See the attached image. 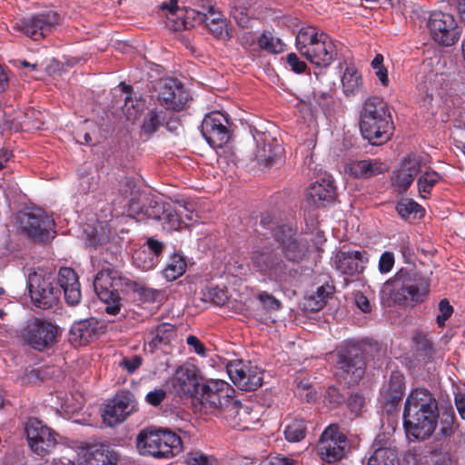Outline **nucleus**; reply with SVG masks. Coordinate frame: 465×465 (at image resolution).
Listing matches in <instances>:
<instances>
[{"label": "nucleus", "instance_id": "obj_1", "mask_svg": "<svg viewBox=\"0 0 465 465\" xmlns=\"http://www.w3.org/2000/svg\"><path fill=\"white\" fill-rule=\"evenodd\" d=\"M360 129L362 136L373 145L382 144L391 139L394 125L383 99L371 96L364 102L361 112Z\"/></svg>", "mask_w": 465, "mask_h": 465}, {"label": "nucleus", "instance_id": "obj_2", "mask_svg": "<svg viewBox=\"0 0 465 465\" xmlns=\"http://www.w3.org/2000/svg\"><path fill=\"white\" fill-rule=\"evenodd\" d=\"M295 45L304 58L318 67H328L337 56L333 41L314 26L302 27L296 35Z\"/></svg>", "mask_w": 465, "mask_h": 465}, {"label": "nucleus", "instance_id": "obj_3", "mask_svg": "<svg viewBox=\"0 0 465 465\" xmlns=\"http://www.w3.org/2000/svg\"><path fill=\"white\" fill-rule=\"evenodd\" d=\"M375 350L377 343L367 341L347 342L338 352V378L347 385L358 383L365 373L367 356Z\"/></svg>", "mask_w": 465, "mask_h": 465}, {"label": "nucleus", "instance_id": "obj_4", "mask_svg": "<svg viewBox=\"0 0 465 465\" xmlns=\"http://www.w3.org/2000/svg\"><path fill=\"white\" fill-rule=\"evenodd\" d=\"M130 279L123 277L114 265L104 262L102 269L97 272L94 280V288L106 306L104 312L111 315H116L121 309L120 292H126L127 283Z\"/></svg>", "mask_w": 465, "mask_h": 465}, {"label": "nucleus", "instance_id": "obj_5", "mask_svg": "<svg viewBox=\"0 0 465 465\" xmlns=\"http://www.w3.org/2000/svg\"><path fill=\"white\" fill-rule=\"evenodd\" d=\"M136 446L142 455L154 458L173 457L183 449L182 440L175 432L155 428L143 430L137 436Z\"/></svg>", "mask_w": 465, "mask_h": 465}, {"label": "nucleus", "instance_id": "obj_6", "mask_svg": "<svg viewBox=\"0 0 465 465\" xmlns=\"http://www.w3.org/2000/svg\"><path fill=\"white\" fill-rule=\"evenodd\" d=\"M251 261L258 272L281 284L288 283L299 275V271L293 264L284 262L281 253L270 247L254 251Z\"/></svg>", "mask_w": 465, "mask_h": 465}, {"label": "nucleus", "instance_id": "obj_7", "mask_svg": "<svg viewBox=\"0 0 465 465\" xmlns=\"http://www.w3.org/2000/svg\"><path fill=\"white\" fill-rule=\"evenodd\" d=\"M398 303L420 302L429 292V282L415 270L401 269L391 280Z\"/></svg>", "mask_w": 465, "mask_h": 465}, {"label": "nucleus", "instance_id": "obj_8", "mask_svg": "<svg viewBox=\"0 0 465 465\" xmlns=\"http://www.w3.org/2000/svg\"><path fill=\"white\" fill-rule=\"evenodd\" d=\"M316 449L324 462L334 463L347 456L350 442L337 424H331L322 433Z\"/></svg>", "mask_w": 465, "mask_h": 465}, {"label": "nucleus", "instance_id": "obj_9", "mask_svg": "<svg viewBox=\"0 0 465 465\" xmlns=\"http://www.w3.org/2000/svg\"><path fill=\"white\" fill-rule=\"evenodd\" d=\"M59 328L53 322L35 318L29 321L23 331L25 341L33 349L44 351L57 342Z\"/></svg>", "mask_w": 465, "mask_h": 465}, {"label": "nucleus", "instance_id": "obj_10", "mask_svg": "<svg viewBox=\"0 0 465 465\" xmlns=\"http://www.w3.org/2000/svg\"><path fill=\"white\" fill-rule=\"evenodd\" d=\"M235 393L234 389L223 380H208L201 385L197 399L202 410L215 415Z\"/></svg>", "mask_w": 465, "mask_h": 465}, {"label": "nucleus", "instance_id": "obj_11", "mask_svg": "<svg viewBox=\"0 0 465 465\" xmlns=\"http://www.w3.org/2000/svg\"><path fill=\"white\" fill-rule=\"evenodd\" d=\"M17 222L24 233L38 242H48L55 233L54 220L41 209L20 213Z\"/></svg>", "mask_w": 465, "mask_h": 465}, {"label": "nucleus", "instance_id": "obj_12", "mask_svg": "<svg viewBox=\"0 0 465 465\" xmlns=\"http://www.w3.org/2000/svg\"><path fill=\"white\" fill-rule=\"evenodd\" d=\"M27 286L31 301L36 307L48 309L57 303L61 291L54 285L51 275L30 273Z\"/></svg>", "mask_w": 465, "mask_h": 465}, {"label": "nucleus", "instance_id": "obj_13", "mask_svg": "<svg viewBox=\"0 0 465 465\" xmlns=\"http://www.w3.org/2000/svg\"><path fill=\"white\" fill-rule=\"evenodd\" d=\"M428 27L432 39L444 46L453 45L460 35L454 16L441 11H434L430 14Z\"/></svg>", "mask_w": 465, "mask_h": 465}, {"label": "nucleus", "instance_id": "obj_14", "mask_svg": "<svg viewBox=\"0 0 465 465\" xmlns=\"http://www.w3.org/2000/svg\"><path fill=\"white\" fill-rule=\"evenodd\" d=\"M253 138L256 142L254 160L260 168H271L282 159L284 153L282 144L271 134L256 132Z\"/></svg>", "mask_w": 465, "mask_h": 465}, {"label": "nucleus", "instance_id": "obj_15", "mask_svg": "<svg viewBox=\"0 0 465 465\" xmlns=\"http://www.w3.org/2000/svg\"><path fill=\"white\" fill-rule=\"evenodd\" d=\"M60 24V16L56 12H47L19 20L14 29L23 32L35 41L45 38Z\"/></svg>", "mask_w": 465, "mask_h": 465}, {"label": "nucleus", "instance_id": "obj_16", "mask_svg": "<svg viewBox=\"0 0 465 465\" xmlns=\"http://www.w3.org/2000/svg\"><path fill=\"white\" fill-rule=\"evenodd\" d=\"M227 117L219 111L205 115L201 132L207 143L213 148H221L230 140L231 131Z\"/></svg>", "mask_w": 465, "mask_h": 465}, {"label": "nucleus", "instance_id": "obj_17", "mask_svg": "<svg viewBox=\"0 0 465 465\" xmlns=\"http://www.w3.org/2000/svg\"><path fill=\"white\" fill-rule=\"evenodd\" d=\"M158 101L167 110L181 111L185 108L189 93L177 79L168 78L157 84Z\"/></svg>", "mask_w": 465, "mask_h": 465}, {"label": "nucleus", "instance_id": "obj_18", "mask_svg": "<svg viewBox=\"0 0 465 465\" xmlns=\"http://www.w3.org/2000/svg\"><path fill=\"white\" fill-rule=\"evenodd\" d=\"M27 441L32 450L44 456L56 445V440L51 429L37 419H30L25 427Z\"/></svg>", "mask_w": 465, "mask_h": 465}, {"label": "nucleus", "instance_id": "obj_19", "mask_svg": "<svg viewBox=\"0 0 465 465\" xmlns=\"http://www.w3.org/2000/svg\"><path fill=\"white\" fill-rule=\"evenodd\" d=\"M227 372L234 385L242 391H255L262 384V371L257 367L246 366L242 361L227 364Z\"/></svg>", "mask_w": 465, "mask_h": 465}, {"label": "nucleus", "instance_id": "obj_20", "mask_svg": "<svg viewBox=\"0 0 465 465\" xmlns=\"http://www.w3.org/2000/svg\"><path fill=\"white\" fill-rule=\"evenodd\" d=\"M369 262L366 251L361 250H340L333 260L334 267L341 273L348 276L361 274Z\"/></svg>", "mask_w": 465, "mask_h": 465}, {"label": "nucleus", "instance_id": "obj_21", "mask_svg": "<svg viewBox=\"0 0 465 465\" xmlns=\"http://www.w3.org/2000/svg\"><path fill=\"white\" fill-rule=\"evenodd\" d=\"M336 196L333 178L331 175L324 174L308 188L306 202L312 207L321 208L333 203Z\"/></svg>", "mask_w": 465, "mask_h": 465}, {"label": "nucleus", "instance_id": "obj_22", "mask_svg": "<svg viewBox=\"0 0 465 465\" xmlns=\"http://www.w3.org/2000/svg\"><path fill=\"white\" fill-rule=\"evenodd\" d=\"M250 415L249 407L242 405L233 395L227 402L223 403L221 411L219 410L214 416L224 419L233 428L245 430L249 428L250 424L253 423Z\"/></svg>", "mask_w": 465, "mask_h": 465}, {"label": "nucleus", "instance_id": "obj_23", "mask_svg": "<svg viewBox=\"0 0 465 465\" xmlns=\"http://www.w3.org/2000/svg\"><path fill=\"white\" fill-rule=\"evenodd\" d=\"M402 416L406 432L418 440H426L434 432L439 414L419 411L416 418L408 413H403Z\"/></svg>", "mask_w": 465, "mask_h": 465}, {"label": "nucleus", "instance_id": "obj_24", "mask_svg": "<svg viewBox=\"0 0 465 465\" xmlns=\"http://www.w3.org/2000/svg\"><path fill=\"white\" fill-rule=\"evenodd\" d=\"M419 411L426 414H439L438 402L434 396L426 389L413 390L407 397L403 413H408L411 417H415Z\"/></svg>", "mask_w": 465, "mask_h": 465}, {"label": "nucleus", "instance_id": "obj_25", "mask_svg": "<svg viewBox=\"0 0 465 465\" xmlns=\"http://www.w3.org/2000/svg\"><path fill=\"white\" fill-rule=\"evenodd\" d=\"M172 385L180 396L194 397L200 391V377L193 366H181L175 371Z\"/></svg>", "mask_w": 465, "mask_h": 465}, {"label": "nucleus", "instance_id": "obj_26", "mask_svg": "<svg viewBox=\"0 0 465 465\" xmlns=\"http://www.w3.org/2000/svg\"><path fill=\"white\" fill-rule=\"evenodd\" d=\"M292 229L289 226L278 227L274 232L275 240L282 248L287 260L294 265L305 255V247L294 237Z\"/></svg>", "mask_w": 465, "mask_h": 465}, {"label": "nucleus", "instance_id": "obj_27", "mask_svg": "<svg viewBox=\"0 0 465 465\" xmlns=\"http://www.w3.org/2000/svg\"><path fill=\"white\" fill-rule=\"evenodd\" d=\"M168 210H170V203L154 199H146L143 203L136 199H132L129 202L130 214L137 219L147 218L163 221V215Z\"/></svg>", "mask_w": 465, "mask_h": 465}, {"label": "nucleus", "instance_id": "obj_28", "mask_svg": "<svg viewBox=\"0 0 465 465\" xmlns=\"http://www.w3.org/2000/svg\"><path fill=\"white\" fill-rule=\"evenodd\" d=\"M58 284L64 291V300L70 306L77 305L82 293L77 273L69 267H62L58 272Z\"/></svg>", "mask_w": 465, "mask_h": 465}, {"label": "nucleus", "instance_id": "obj_29", "mask_svg": "<svg viewBox=\"0 0 465 465\" xmlns=\"http://www.w3.org/2000/svg\"><path fill=\"white\" fill-rule=\"evenodd\" d=\"M176 335V328L168 322H162L153 326L144 333V341L150 348L151 352H154L160 345H167Z\"/></svg>", "mask_w": 465, "mask_h": 465}, {"label": "nucleus", "instance_id": "obj_30", "mask_svg": "<svg viewBox=\"0 0 465 465\" xmlns=\"http://www.w3.org/2000/svg\"><path fill=\"white\" fill-rule=\"evenodd\" d=\"M381 394L387 411H392L404 395V377L399 372H393Z\"/></svg>", "mask_w": 465, "mask_h": 465}, {"label": "nucleus", "instance_id": "obj_31", "mask_svg": "<svg viewBox=\"0 0 465 465\" xmlns=\"http://www.w3.org/2000/svg\"><path fill=\"white\" fill-rule=\"evenodd\" d=\"M100 329L98 320L91 317L74 322L71 327L70 335L80 344H86L98 336Z\"/></svg>", "mask_w": 465, "mask_h": 465}, {"label": "nucleus", "instance_id": "obj_32", "mask_svg": "<svg viewBox=\"0 0 465 465\" xmlns=\"http://www.w3.org/2000/svg\"><path fill=\"white\" fill-rule=\"evenodd\" d=\"M84 462L85 465H116L117 456L103 445H94L87 449Z\"/></svg>", "mask_w": 465, "mask_h": 465}, {"label": "nucleus", "instance_id": "obj_33", "mask_svg": "<svg viewBox=\"0 0 465 465\" xmlns=\"http://www.w3.org/2000/svg\"><path fill=\"white\" fill-rule=\"evenodd\" d=\"M387 171V166L379 160H361L350 166L351 173L356 178H370Z\"/></svg>", "mask_w": 465, "mask_h": 465}, {"label": "nucleus", "instance_id": "obj_34", "mask_svg": "<svg viewBox=\"0 0 465 465\" xmlns=\"http://www.w3.org/2000/svg\"><path fill=\"white\" fill-rule=\"evenodd\" d=\"M123 92L126 94L124 98V104L123 106V112L125 114L127 120L134 122L140 117L145 109V102L140 98L132 96V86L127 85L124 83H121Z\"/></svg>", "mask_w": 465, "mask_h": 465}, {"label": "nucleus", "instance_id": "obj_35", "mask_svg": "<svg viewBox=\"0 0 465 465\" xmlns=\"http://www.w3.org/2000/svg\"><path fill=\"white\" fill-rule=\"evenodd\" d=\"M163 10H168L167 25L174 31L189 29L190 23L183 17V11L179 10L177 0H171L169 3L162 4Z\"/></svg>", "mask_w": 465, "mask_h": 465}, {"label": "nucleus", "instance_id": "obj_36", "mask_svg": "<svg viewBox=\"0 0 465 465\" xmlns=\"http://www.w3.org/2000/svg\"><path fill=\"white\" fill-rule=\"evenodd\" d=\"M333 287L331 285H322L318 287L315 293L305 297L303 307L305 310L310 312H318L322 310L328 298L332 293Z\"/></svg>", "mask_w": 465, "mask_h": 465}, {"label": "nucleus", "instance_id": "obj_37", "mask_svg": "<svg viewBox=\"0 0 465 465\" xmlns=\"http://www.w3.org/2000/svg\"><path fill=\"white\" fill-rule=\"evenodd\" d=\"M397 450L381 447L374 450L368 460L367 465H399Z\"/></svg>", "mask_w": 465, "mask_h": 465}, {"label": "nucleus", "instance_id": "obj_38", "mask_svg": "<svg viewBox=\"0 0 465 465\" xmlns=\"http://www.w3.org/2000/svg\"><path fill=\"white\" fill-rule=\"evenodd\" d=\"M341 83L346 95L355 94L361 87V75L355 67L347 66L343 73Z\"/></svg>", "mask_w": 465, "mask_h": 465}, {"label": "nucleus", "instance_id": "obj_39", "mask_svg": "<svg viewBox=\"0 0 465 465\" xmlns=\"http://www.w3.org/2000/svg\"><path fill=\"white\" fill-rule=\"evenodd\" d=\"M184 211L185 208L180 203L173 204L170 203V210L164 213L162 222L168 224L169 230H179L183 225H187V223L183 219Z\"/></svg>", "mask_w": 465, "mask_h": 465}, {"label": "nucleus", "instance_id": "obj_40", "mask_svg": "<svg viewBox=\"0 0 465 465\" xmlns=\"http://www.w3.org/2000/svg\"><path fill=\"white\" fill-rule=\"evenodd\" d=\"M438 418L440 419L439 434L445 438L453 435L458 428L453 410L449 409L439 412Z\"/></svg>", "mask_w": 465, "mask_h": 465}, {"label": "nucleus", "instance_id": "obj_41", "mask_svg": "<svg viewBox=\"0 0 465 465\" xmlns=\"http://www.w3.org/2000/svg\"><path fill=\"white\" fill-rule=\"evenodd\" d=\"M306 431L305 420H292L285 426L284 436L290 442H298L304 439Z\"/></svg>", "mask_w": 465, "mask_h": 465}, {"label": "nucleus", "instance_id": "obj_42", "mask_svg": "<svg viewBox=\"0 0 465 465\" xmlns=\"http://www.w3.org/2000/svg\"><path fill=\"white\" fill-rule=\"evenodd\" d=\"M186 269V262L183 257L174 253L171 261L166 264L163 274L168 281H174L183 275Z\"/></svg>", "mask_w": 465, "mask_h": 465}, {"label": "nucleus", "instance_id": "obj_43", "mask_svg": "<svg viewBox=\"0 0 465 465\" xmlns=\"http://www.w3.org/2000/svg\"><path fill=\"white\" fill-rule=\"evenodd\" d=\"M112 401L116 404L118 409L124 411V413L126 417L137 411L135 397L129 391L118 392Z\"/></svg>", "mask_w": 465, "mask_h": 465}, {"label": "nucleus", "instance_id": "obj_44", "mask_svg": "<svg viewBox=\"0 0 465 465\" xmlns=\"http://www.w3.org/2000/svg\"><path fill=\"white\" fill-rule=\"evenodd\" d=\"M437 77L434 74H429L424 76V79L418 85L420 95L422 99L423 106L430 105L433 100V95L436 90L434 80Z\"/></svg>", "mask_w": 465, "mask_h": 465}, {"label": "nucleus", "instance_id": "obj_45", "mask_svg": "<svg viewBox=\"0 0 465 465\" xmlns=\"http://www.w3.org/2000/svg\"><path fill=\"white\" fill-rule=\"evenodd\" d=\"M442 179V176L433 170L423 173L418 179V190L420 193L430 194L432 188Z\"/></svg>", "mask_w": 465, "mask_h": 465}, {"label": "nucleus", "instance_id": "obj_46", "mask_svg": "<svg viewBox=\"0 0 465 465\" xmlns=\"http://www.w3.org/2000/svg\"><path fill=\"white\" fill-rule=\"evenodd\" d=\"M126 283H127L126 293H128L129 292H134L135 293H138L139 296L141 298H143L144 302H153L157 299V297L159 295L158 291L152 289V288L145 287L134 281L129 280V282H126Z\"/></svg>", "mask_w": 465, "mask_h": 465}, {"label": "nucleus", "instance_id": "obj_47", "mask_svg": "<svg viewBox=\"0 0 465 465\" xmlns=\"http://www.w3.org/2000/svg\"><path fill=\"white\" fill-rule=\"evenodd\" d=\"M164 120L163 112L150 111L144 118L142 130L147 134H152L163 124Z\"/></svg>", "mask_w": 465, "mask_h": 465}, {"label": "nucleus", "instance_id": "obj_48", "mask_svg": "<svg viewBox=\"0 0 465 465\" xmlns=\"http://www.w3.org/2000/svg\"><path fill=\"white\" fill-rule=\"evenodd\" d=\"M416 351L424 358H430L434 352L431 340L423 332H417L413 337Z\"/></svg>", "mask_w": 465, "mask_h": 465}, {"label": "nucleus", "instance_id": "obj_49", "mask_svg": "<svg viewBox=\"0 0 465 465\" xmlns=\"http://www.w3.org/2000/svg\"><path fill=\"white\" fill-rule=\"evenodd\" d=\"M124 411L118 409L116 404L112 401L104 409L103 414L104 422L109 426H114L124 421L127 418Z\"/></svg>", "mask_w": 465, "mask_h": 465}, {"label": "nucleus", "instance_id": "obj_50", "mask_svg": "<svg viewBox=\"0 0 465 465\" xmlns=\"http://www.w3.org/2000/svg\"><path fill=\"white\" fill-rule=\"evenodd\" d=\"M259 46L270 53L277 54L282 51V43L281 39L274 38L270 33H263L258 38Z\"/></svg>", "mask_w": 465, "mask_h": 465}, {"label": "nucleus", "instance_id": "obj_51", "mask_svg": "<svg viewBox=\"0 0 465 465\" xmlns=\"http://www.w3.org/2000/svg\"><path fill=\"white\" fill-rule=\"evenodd\" d=\"M206 10L207 13L203 11H197L198 20L201 23H203L206 27L220 22V20L225 19L221 13L214 10V6L211 4V2H207Z\"/></svg>", "mask_w": 465, "mask_h": 465}, {"label": "nucleus", "instance_id": "obj_52", "mask_svg": "<svg viewBox=\"0 0 465 465\" xmlns=\"http://www.w3.org/2000/svg\"><path fill=\"white\" fill-rule=\"evenodd\" d=\"M187 465H219V461L213 456L203 454L200 451H192L186 457Z\"/></svg>", "mask_w": 465, "mask_h": 465}, {"label": "nucleus", "instance_id": "obj_53", "mask_svg": "<svg viewBox=\"0 0 465 465\" xmlns=\"http://www.w3.org/2000/svg\"><path fill=\"white\" fill-rule=\"evenodd\" d=\"M398 213L405 220L410 219L411 214L416 216L417 213L420 211V206L411 199H403L396 205Z\"/></svg>", "mask_w": 465, "mask_h": 465}, {"label": "nucleus", "instance_id": "obj_54", "mask_svg": "<svg viewBox=\"0 0 465 465\" xmlns=\"http://www.w3.org/2000/svg\"><path fill=\"white\" fill-rule=\"evenodd\" d=\"M392 180L398 191L402 193L406 192L413 183L414 176L400 169L398 172L394 173Z\"/></svg>", "mask_w": 465, "mask_h": 465}, {"label": "nucleus", "instance_id": "obj_55", "mask_svg": "<svg viewBox=\"0 0 465 465\" xmlns=\"http://www.w3.org/2000/svg\"><path fill=\"white\" fill-rule=\"evenodd\" d=\"M211 34L221 40H229L231 38V35L228 30L227 20H220L216 24H213L211 26L207 27Z\"/></svg>", "mask_w": 465, "mask_h": 465}, {"label": "nucleus", "instance_id": "obj_56", "mask_svg": "<svg viewBox=\"0 0 465 465\" xmlns=\"http://www.w3.org/2000/svg\"><path fill=\"white\" fill-rule=\"evenodd\" d=\"M231 15L238 24L239 26L246 28L249 26L250 16L248 15L247 8L242 5H234L232 8Z\"/></svg>", "mask_w": 465, "mask_h": 465}, {"label": "nucleus", "instance_id": "obj_57", "mask_svg": "<svg viewBox=\"0 0 465 465\" xmlns=\"http://www.w3.org/2000/svg\"><path fill=\"white\" fill-rule=\"evenodd\" d=\"M257 298L267 311H279L282 308L281 302L266 292H260Z\"/></svg>", "mask_w": 465, "mask_h": 465}, {"label": "nucleus", "instance_id": "obj_58", "mask_svg": "<svg viewBox=\"0 0 465 465\" xmlns=\"http://www.w3.org/2000/svg\"><path fill=\"white\" fill-rule=\"evenodd\" d=\"M324 398L331 408H336L345 401V396L334 386L328 388Z\"/></svg>", "mask_w": 465, "mask_h": 465}, {"label": "nucleus", "instance_id": "obj_59", "mask_svg": "<svg viewBox=\"0 0 465 465\" xmlns=\"http://www.w3.org/2000/svg\"><path fill=\"white\" fill-rule=\"evenodd\" d=\"M421 160L419 156L409 155L404 159L402 167L401 170L406 173H411L414 177L420 172Z\"/></svg>", "mask_w": 465, "mask_h": 465}, {"label": "nucleus", "instance_id": "obj_60", "mask_svg": "<svg viewBox=\"0 0 465 465\" xmlns=\"http://www.w3.org/2000/svg\"><path fill=\"white\" fill-rule=\"evenodd\" d=\"M440 313L437 316V323L440 327L445 325L446 321L451 316L453 307L447 299H442L439 303Z\"/></svg>", "mask_w": 465, "mask_h": 465}, {"label": "nucleus", "instance_id": "obj_61", "mask_svg": "<svg viewBox=\"0 0 465 465\" xmlns=\"http://www.w3.org/2000/svg\"><path fill=\"white\" fill-rule=\"evenodd\" d=\"M206 297L213 304L219 306L223 305L228 299L226 292L223 289L219 288L218 286L210 288L208 290Z\"/></svg>", "mask_w": 465, "mask_h": 465}, {"label": "nucleus", "instance_id": "obj_62", "mask_svg": "<svg viewBox=\"0 0 465 465\" xmlns=\"http://www.w3.org/2000/svg\"><path fill=\"white\" fill-rule=\"evenodd\" d=\"M347 404L350 411L355 415H358L365 406V398L360 393L351 394Z\"/></svg>", "mask_w": 465, "mask_h": 465}, {"label": "nucleus", "instance_id": "obj_63", "mask_svg": "<svg viewBox=\"0 0 465 465\" xmlns=\"http://www.w3.org/2000/svg\"><path fill=\"white\" fill-rule=\"evenodd\" d=\"M166 396L167 393L163 389H155L146 394L145 401L148 404L157 407L163 401Z\"/></svg>", "mask_w": 465, "mask_h": 465}, {"label": "nucleus", "instance_id": "obj_64", "mask_svg": "<svg viewBox=\"0 0 465 465\" xmlns=\"http://www.w3.org/2000/svg\"><path fill=\"white\" fill-rule=\"evenodd\" d=\"M394 265V255L391 252H383L379 260V271L387 273L391 271Z\"/></svg>", "mask_w": 465, "mask_h": 465}]
</instances>
